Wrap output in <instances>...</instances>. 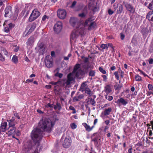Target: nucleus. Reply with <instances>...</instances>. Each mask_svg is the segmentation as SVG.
<instances>
[{
  "label": "nucleus",
  "instance_id": "nucleus-1",
  "mask_svg": "<svg viewBox=\"0 0 153 153\" xmlns=\"http://www.w3.org/2000/svg\"><path fill=\"white\" fill-rule=\"evenodd\" d=\"M54 125V123L47 119L40 120L39 123V126L43 129V131H42L41 129L39 128L34 129L31 133V139L34 142L39 141L43 136L44 131L50 133Z\"/></svg>",
  "mask_w": 153,
  "mask_h": 153
},
{
  "label": "nucleus",
  "instance_id": "nucleus-2",
  "mask_svg": "<svg viewBox=\"0 0 153 153\" xmlns=\"http://www.w3.org/2000/svg\"><path fill=\"white\" fill-rule=\"evenodd\" d=\"M74 68L72 72L68 75V85L71 83H74L76 77L81 79L84 77L89 71L88 68Z\"/></svg>",
  "mask_w": 153,
  "mask_h": 153
},
{
  "label": "nucleus",
  "instance_id": "nucleus-3",
  "mask_svg": "<svg viewBox=\"0 0 153 153\" xmlns=\"http://www.w3.org/2000/svg\"><path fill=\"white\" fill-rule=\"evenodd\" d=\"M36 145V149L33 152V146L30 143H25L23 147V150L25 153H39L41 148L39 147L40 143L39 141L34 142Z\"/></svg>",
  "mask_w": 153,
  "mask_h": 153
},
{
  "label": "nucleus",
  "instance_id": "nucleus-4",
  "mask_svg": "<svg viewBox=\"0 0 153 153\" xmlns=\"http://www.w3.org/2000/svg\"><path fill=\"white\" fill-rule=\"evenodd\" d=\"M63 27V24L60 21H58L55 24L53 29L54 33L56 34L59 33L62 31Z\"/></svg>",
  "mask_w": 153,
  "mask_h": 153
},
{
  "label": "nucleus",
  "instance_id": "nucleus-5",
  "mask_svg": "<svg viewBox=\"0 0 153 153\" xmlns=\"http://www.w3.org/2000/svg\"><path fill=\"white\" fill-rule=\"evenodd\" d=\"M40 15V12L38 10L35 9L33 10L29 18V21L30 22H32L36 19Z\"/></svg>",
  "mask_w": 153,
  "mask_h": 153
},
{
  "label": "nucleus",
  "instance_id": "nucleus-6",
  "mask_svg": "<svg viewBox=\"0 0 153 153\" xmlns=\"http://www.w3.org/2000/svg\"><path fill=\"white\" fill-rule=\"evenodd\" d=\"M67 15L66 11L63 9H59L57 11L58 17L61 19H64L66 18Z\"/></svg>",
  "mask_w": 153,
  "mask_h": 153
},
{
  "label": "nucleus",
  "instance_id": "nucleus-7",
  "mask_svg": "<svg viewBox=\"0 0 153 153\" xmlns=\"http://www.w3.org/2000/svg\"><path fill=\"white\" fill-rule=\"evenodd\" d=\"M5 17H11L12 16V7L10 6H8L6 7L5 10Z\"/></svg>",
  "mask_w": 153,
  "mask_h": 153
},
{
  "label": "nucleus",
  "instance_id": "nucleus-8",
  "mask_svg": "<svg viewBox=\"0 0 153 153\" xmlns=\"http://www.w3.org/2000/svg\"><path fill=\"white\" fill-rule=\"evenodd\" d=\"M52 59L49 56H46L45 59V63L46 67H51L52 66Z\"/></svg>",
  "mask_w": 153,
  "mask_h": 153
},
{
  "label": "nucleus",
  "instance_id": "nucleus-9",
  "mask_svg": "<svg viewBox=\"0 0 153 153\" xmlns=\"http://www.w3.org/2000/svg\"><path fill=\"white\" fill-rule=\"evenodd\" d=\"M89 8L92 12H94L97 11L99 9V6L97 3L95 4H92L89 5Z\"/></svg>",
  "mask_w": 153,
  "mask_h": 153
},
{
  "label": "nucleus",
  "instance_id": "nucleus-10",
  "mask_svg": "<svg viewBox=\"0 0 153 153\" xmlns=\"http://www.w3.org/2000/svg\"><path fill=\"white\" fill-rule=\"evenodd\" d=\"M125 7L130 13H134L135 12V9L132 5L128 3L124 4Z\"/></svg>",
  "mask_w": 153,
  "mask_h": 153
},
{
  "label": "nucleus",
  "instance_id": "nucleus-11",
  "mask_svg": "<svg viewBox=\"0 0 153 153\" xmlns=\"http://www.w3.org/2000/svg\"><path fill=\"white\" fill-rule=\"evenodd\" d=\"M60 82V84L63 86H65V87L66 88L67 87V79H62L60 80L58 82H51V83L52 85H56L58 82Z\"/></svg>",
  "mask_w": 153,
  "mask_h": 153
},
{
  "label": "nucleus",
  "instance_id": "nucleus-12",
  "mask_svg": "<svg viewBox=\"0 0 153 153\" xmlns=\"http://www.w3.org/2000/svg\"><path fill=\"white\" fill-rule=\"evenodd\" d=\"M34 39L33 37L31 36L28 39L26 43L27 47L28 48H30L33 45Z\"/></svg>",
  "mask_w": 153,
  "mask_h": 153
},
{
  "label": "nucleus",
  "instance_id": "nucleus-13",
  "mask_svg": "<svg viewBox=\"0 0 153 153\" xmlns=\"http://www.w3.org/2000/svg\"><path fill=\"white\" fill-rule=\"evenodd\" d=\"M67 131L63 134L61 138V141H64L63 146L64 148H66L67 147Z\"/></svg>",
  "mask_w": 153,
  "mask_h": 153
},
{
  "label": "nucleus",
  "instance_id": "nucleus-14",
  "mask_svg": "<svg viewBox=\"0 0 153 153\" xmlns=\"http://www.w3.org/2000/svg\"><path fill=\"white\" fill-rule=\"evenodd\" d=\"M115 102L118 105L121 104L124 105H126L128 103L127 100H125L123 98H121L118 99Z\"/></svg>",
  "mask_w": 153,
  "mask_h": 153
},
{
  "label": "nucleus",
  "instance_id": "nucleus-15",
  "mask_svg": "<svg viewBox=\"0 0 153 153\" xmlns=\"http://www.w3.org/2000/svg\"><path fill=\"white\" fill-rule=\"evenodd\" d=\"M39 51L41 54H43L45 51V46L43 43H39L38 45Z\"/></svg>",
  "mask_w": 153,
  "mask_h": 153
},
{
  "label": "nucleus",
  "instance_id": "nucleus-16",
  "mask_svg": "<svg viewBox=\"0 0 153 153\" xmlns=\"http://www.w3.org/2000/svg\"><path fill=\"white\" fill-rule=\"evenodd\" d=\"M100 136L97 133H94L91 137L92 141L94 143H97V141L100 138Z\"/></svg>",
  "mask_w": 153,
  "mask_h": 153
},
{
  "label": "nucleus",
  "instance_id": "nucleus-17",
  "mask_svg": "<svg viewBox=\"0 0 153 153\" xmlns=\"http://www.w3.org/2000/svg\"><path fill=\"white\" fill-rule=\"evenodd\" d=\"M15 118L14 117H13L12 118L9 120H7L8 122L9 127H14L15 126Z\"/></svg>",
  "mask_w": 153,
  "mask_h": 153
},
{
  "label": "nucleus",
  "instance_id": "nucleus-18",
  "mask_svg": "<svg viewBox=\"0 0 153 153\" xmlns=\"http://www.w3.org/2000/svg\"><path fill=\"white\" fill-rule=\"evenodd\" d=\"M7 126V123L4 122L1 123V126L0 127V130L1 131L5 132L7 130L6 127Z\"/></svg>",
  "mask_w": 153,
  "mask_h": 153
},
{
  "label": "nucleus",
  "instance_id": "nucleus-19",
  "mask_svg": "<svg viewBox=\"0 0 153 153\" xmlns=\"http://www.w3.org/2000/svg\"><path fill=\"white\" fill-rule=\"evenodd\" d=\"M146 18L149 21L153 22V11H149L147 14Z\"/></svg>",
  "mask_w": 153,
  "mask_h": 153
},
{
  "label": "nucleus",
  "instance_id": "nucleus-20",
  "mask_svg": "<svg viewBox=\"0 0 153 153\" xmlns=\"http://www.w3.org/2000/svg\"><path fill=\"white\" fill-rule=\"evenodd\" d=\"M9 130L7 133L9 136L14 134L16 133V127H10L8 128Z\"/></svg>",
  "mask_w": 153,
  "mask_h": 153
},
{
  "label": "nucleus",
  "instance_id": "nucleus-21",
  "mask_svg": "<svg viewBox=\"0 0 153 153\" xmlns=\"http://www.w3.org/2000/svg\"><path fill=\"white\" fill-rule=\"evenodd\" d=\"M119 71L120 72H121V73L120 76L121 77H123V74L124 73V72L121 70L120 68L119 69H118V71H116L114 73V74L115 76V78L117 80H118L119 79V76L118 74Z\"/></svg>",
  "mask_w": 153,
  "mask_h": 153
},
{
  "label": "nucleus",
  "instance_id": "nucleus-22",
  "mask_svg": "<svg viewBox=\"0 0 153 153\" xmlns=\"http://www.w3.org/2000/svg\"><path fill=\"white\" fill-rule=\"evenodd\" d=\"M97 27V24L96 23L94 22H91L88 27V30H90L92 29H94L96 28Z\"/></svg>",
  "mask_w": 153,
  "mask_h": 153
},
{
  "label": "nucleus",
  "instance_id": "nucleus-23",
  "mask_svg": "<svg viewBox=\"0 0 153 153\" xmlns=\"http://www.w3.org/2000/svg\"><path fill=\"white\" fill-rule=\"evenodd\" d=\"M36 24L35 23H33L31 25L30 28L29 30L27 32L26 35L27 34H30L36 28Z\"/></svg>",
  "mask_w": 153,
  "mask_h": 153
},
{
  "label": "nucleus",
  "instance_id": "nucleus-24",
  "mask_svg": "<svg viewBox=\"0 0 153 153\" xmlns=\"http://www.w3.org/2000/svg\"><path fill=\"white\" fill-rule=\"evenodd\" d=\"M78 20L77 19L74 17L71 18L70 20V24L73 27L75 26Z\"/></svg>",
  "mask_w": 153,
  "mask_h": 153
},
{
  "label": "nucleus",
  "instance_id": "nucleus-25",
  "mask_svg": "<svg viewBox=\"0 0 153 153\" xmlns=\"http://www.w3.org/2000/svg\"><path fill=\"white\" fill-rule=\"evenodd\" d=\"M104 91L107 94H108L111 92L112 90L110 86L108 85H106L104 88Z\"/></svg>",
  "mask_w": 153,
  "mask_h": 153
},
{
  "label": "nucleus",
  "instance_id": "nucleus-26",
  "mask_svg": "<svg viewBox=\"0 0 153 153\" xmlns=\"http://www.w3.org/2000/svg\"><path fill=\"white\" fill-rule=\"evenodd\" d=\"M112 111V109L111 107L105 109L103 112L104 116H105L109 115Z\"/></svg>",
  "mask_w": 153,
  "mask_h": 153
},
{
  "label": "nucleus",
  "instance_id": "nucleus-27",
  "mask_svg": "<svg viewBox=\"0 0 153 153\" xmlns=\"http://www.w3.org/2000/svg\"><path fill=\"white\" fill-rule=\"evenodd\" d=\"M123 85L122 84H119L117 82H116L114 87L116 90L119 91L122 87Z\"/></svg>",
  "mask_w": 153,
  "mask_h": 153
},
{
  "label": "nucleus",
  "instance_id": "nucleus-28",
  "mask_svg": "<svg viewBox=\"0 0 153 153\" xmlns=\"http://www.w3.org/2000/svg\"><path fill=\"white\" fill-rule=\"evenodd\" d=\"M89 64L94 62L95 59V56L94 54L88 55Z\"/></svg>",
  "mask_w": 153,
  "mask_h": 153
},
{
  "label": "nucleus",
  "instance_id": "nucleus-29",
  "mask_svg": "<svg viewBox=\"0 0 153 153\" xmlns=\"http://www.w3.org/2000/svg\"><path fill=\"white\" fill-rule=\"evenodd\" d=\"M89 68H87L88 69L89 71L87 73V74L89 72L88 75L89 76H91L92 77L94 76H95V71L94 70H89Z\"/></svg>",
  "mask_w": 153,
  "mask_h": 153
},
{
  "label": "nucleus",
  "instance_id": "nucleus-30",
  "mask_svg": "<svg viewBox=\"0 0 153 153\" xmlns=\"http://www.w3.org/2000/svg\"><path fill=\"white\" fill-rule=\"evenodd\" d=\"M82 125L85 127L86 131L89 132L91 131V127L86 123H83Z\"/></svg>",
  "mask_w": 153,
  "mask_h": 153
},
{
  "label": "nucleus",
  "instance_id": "nucleus-31",
  "mask_svg": "<svg viewBox=\"0 0 153 153\" xmlns=\"http://www.w3.org/2000/svg\"><path fill=\"white\" fill-rule=\"evenodd\" d=\"M81 58L82 59L83 61L85 64H89V58L88 56V57H85L84 56H81Z\"/></svg>",
  "mask_w": 153,
  "mask_h": 153
},
{
  "label": "nucleus",
  "instance_id": "nucleus-32",
  "mask_svg": "<svg viewBox=\"0 0 153 153\" xmlns=\"http://www.w3.org/2000/svg\"><path fill=\"white\" fill-rule=\"evenodd\" d=\"M123 9V7L121 4H120L119 6L118 9L117 11V13L120 14L122 12Z\"/></svg>",
  "mask_w": 153,
  "mask_h": 153
},
{
  "label": "nucleus",
  "instance_id": "nucleus-33",
  "mask_svg": "<svg viewBox=\"0 0 153 153\" xmlns=\"http://www.w3.org/2000/svg\"><path fill=\"white\" fill-rule=\"evenodd\" d=\"M53 108L55 110H56L58 109L59 110H60L61 108V106H60V104L59 103L57 102L56 103V105H53Z\"/></svg>",
  "mask_w": 153,
  "mask_h": 153
},
{
  "label": "nucleus",
  "instance_id": "nucleus-34",
  "mask_svg": "<svg viewBox=\"0 0 153 153\" xmlns=\"http://www.w3.org/2000/svg\"><path fill=\"white\" fill-rule=\"evenodd\" d=\"M86 83V82H83L81 85L80 89H81L82 92L84 91L85 88L87 85Z\"/></svg>",
  "mask_w": 153,
  "mask_h": 153
},
{
  "label": "nucleus",
  "instance_id": "nucleus-35",
  "mask_svg": "<svg viewBox=\"0 0 153 153\" xmlns=\"http://www.w3.org/2000/svg\"><path fill=\"white\" fill-rule=\"evenodd\" d=\"M147 8L152 10L153 11V1H152L151 2L149 3L148 6H147Z\"/></svg>",
  "mask_w": 153,
  "mask_h": 153
},
{
  "label": "nucleus",
  "instance_id": "nucleus-36",
  "mask_svg": "<svg viewBox=\"0 0 153 153\" xmlns=\"http://www.w3.org/2000/svg\"><path fill=\"white\" fill-rule=\"evenodd\" d=\"M12 61L15 63H16L18 62V58L16 56L14 55L12 59Z\"/></svg>",
  "mask_w": 153,
  "mask_h": 153
},
{
  "label": "nucleus",
  "instance_id": "nucleus-37",
  "mask_svg": "<svg viewBox=\"0 0 153 153\" xmlns=\"http://www.w3.org/2000/svg\"><path fill=\"white\" fill-rule=\"evenodd\" d=\"M85 93H87L88 94L91 95V91L90 89L88 88H87L84 90Z\"/></svg>",
  "mask_w": 153,
  "mask_h": 153
},
{
  "label": "nucleus",
  "instance_id": "nucleus-38",
  "mask_svg": "<svg viewBox=\"0 0 153 153\" xmlns=\"http://www.w3.org/2000/svg\"><path fill=\"white\" fill-rule=\"evenodd\" d=\"M89 102L92 105L95 106L96 102H95L94 100L92 98H91L90 100L88 101V102Z\"/></svg>",
  "mask_w": 153,
  "mask_h": 153
},
{
  "label": "nucleus",
  "instance_id": "nucleus-39",
  "mask_svg": "<svg viewBox=\"0 0 153 153\" xmlns=\"http://www.w3.org/2000/svg\"><path fill=\"white\" fill-rule=\"evenodd\" d=\"M135 78L136 81H141L142 80L141 77L138 75H136Z\"/></svg>",
  "mask_w": 153,
  "mask_h": 153
},
{
  "label": "nucleus",
  "instance_id": "nucleus-40",
  "mask_svg": "<svg viewBox=\"0 0 153 153\" xmlns=\"http://www.w3.org/2000/svg\"><path fill=\"white\" fill-rule=\"evenodd\" d=\"M70 126L72 129H74L76 128L77 125L75 123H72L71 124Z\"/></svg>",
  "mask_w": 153,
  "mask_h": 153
},
{
  "label": "nucleus",
  "instance_id": "nucleus-41",
  "mask_svg": "<svg viewBox=\"0 0 153 153\" xmlns=\"http://www.w3.org/2000/svg\"><path fill=\"white\" fill-rule=\"evenodd\" d=\"M148 88L149 90L153 92V86L151 84H149L148 85Z\"/></svg>",
  "mask_w": 153,
  "mask_h": 153
},
{
  "label": "nucleus",
  "instance_id": "nucleus-42",
  "mask_svg": "<svg viewBox=\"0 0 153 153\" xmlns=\"http://www.w3.org/2000/svg\"><path fill=\"white\" fill-rule=\"evenodd\" d=\"M100 47L103 49H107L108 48L107 47V44H102L100 46Z\"/></svg>",
  "mask_w": 153,
  "mask_h": 153
},
{
  "label": "nucleus",
  "instance_id": "nucleus-43",
  "mask_svg": "<svg viewBox=\"0 0 153 153\" xmlns=\"http://www.w3.org/2000/svg\"><path fill=\"white\" fill-rule=\"evenodd\" d=\"M69 109L70 110L73 111V112H72L73 114H75V113H76V111L74 108L73 106L71 105L69 107Z\"/></svg>",
  "mask_w": 153,
  "mask_h": 153
},
{
  "label": "nucleus",
  "instance_id": "nucleus-44",
  "mask_svg": "<svg viewBox=\"0 0 153 153\" xmlns=\"http://www.w3.org/2000/svg\"><path fill=\"white\" fill-rule=\"evenodd\" d=\"M1 50L2 51H3V53L5 55H7L8 54V52L6 49L3 48H1Z\"/></svg>",
  "mask_w": 153,
  "mask_h": 153
},
{
  "label": "nucleus",
  "instance_id": "nucleus-45",
  "mask_svg": "<svg viewBox=\"0 0 153 153\" xmlns=\"http://www.w3.org/2000/svg\"><path fill=\"white\" fill-rule=\"evenodd\" d=\"M99 70L103 74H105L106 73V72L105 70L103 69L102 68H99Z\"/></svg>",
  "mask_w": 153,
  "mask_h": 153
},
{
  "label": "nucleus",
  "instance_id": "nucleus-46",
  "mask_svg": "<svg viewBox=\"0 0 153 153\" xmlns=\"http://www.w3.org/2000/svg\"><path fill=\"white\" fill-rule=\"evenodd\" d=\"M72 141L71 138H68V146H70Z\"/></svg>",
  "mask_w": 153,
  "mask_h": 153
},
{
  "label": "nucleus",
  "instance_id": "nucleus-47",
  "mask_svg": "<svg viewBox=\"0 0 153 153\" xmlns=\"http://www.w3.org/2000/svg\"><path fill=\"white\" fill-rule=\"evenodd\" d=\"M55 76H58L59 78H61L63 76V74L61 73H59L57 72L55 74Z\"/></svg>",
  "mask_w": 153,
  "mask_h": 153
},
{
  "label": "nucleus",
  "instance_id": "nucleus-48",
  "mask_svg": "<svg viewBox=\"0 0 153 153\" xmlns=\"http://www.w3.org/2000/svg\"><path fill=\"white\" fill-rule=\"evenodd\" d=\"M143 145L141 142H138L135 145L136 147H140L143 146Z\"/></svg>",
  "mask_w": 153,
  "mask_h": 153
},
{
  "label": "nucleus",
  "instance_id": "nucleus-49",
  "mask_svg": "<svg viewBox=\"0 0 153 153\" xmlns=\"http://www.w3.org/2000/svg\"><path fill=\"white\" fill-rule=\"evenodd\" d=\"M0 60L1 61H4L5 60V58L0 53Z\"/></svg>",
  "mask_w": 153,
  "mask_h": 153
},
{
  "label": "nucleus",
  "instance_id": "nucleus-50",
  "mask_svg": "<svg viewBox=\"0 0 153 153\" xmlns=\"http://www.w3.org/2000/svg\"><path fill=\"white\" fill-rule=\"evenodd\" d=\"M108 13L109 15H112L114 13V11L111 9H109L108 10Z\"/></svg>",
  "mask_w": 153,
  "mask_h": 153
},
{
  "label": "nucleus",
  "instance_id": "nucleus-51",
  "mask_svg": "<svg viewBox=\"0 0 153 153\" xmlns=\"http://www.w3.org/2000/svg\"><path fill=\"white\" fill-rule=\"evenodd\" d=\"M33 81V79H27L26 80L25 83L32 82Z\"/></svg>",
  "mask_w": 153,
  "mask_h": 153
},
{
  "label": "nucleus",
  "instance_id": "nucleus-52",
  "mask_svg": "<svg viewBox=\"0 0 153 153\" xmlns=\"http://www.w3.org/2000/svg\"><path fill=\"white\" fill-rule=\"evenodd\" d=\"M102 76L103 78V81L105 82H106L107 79V76L105 75H102Z\"/></svg>",
  "mask_w": 153,
  "mask_h": 153
},
{
  "label": "nucleus",
  "instance_id": "nucleus-53",
  "mask_svg": "<svg viewBox=\"0 0 153 153\" xmlns=\"http://www.w3.org/2000/svg\"><path fill=\"white\" fill-rule=\"evenodd\" d=\"M91 20V19L89 18L86 19L84 23V25L85 26H86L88 25V22L90 21Z\"/></svg>",
  "mask_w": 153,
  "mask_h": 153
},
{
  "label": "nucleus",
  "instance_id": "nucleus-54",
  "mask_svg": "<svg viewBox=\"0 0 153 153\" xmlns=\"http://www.w3.org/2000/svg\"><path fill=\"white\" fill-rule=\"evenodd\" d=\"M86 15L84 13L79 14V16L81 18L84 17Z\"/></svg>",
  "mask_w": 153,
  "mask_h": 153
},
{
  "label": "nucleus",
  "instance_id": "nucleus-55",
  "mask_svg": "<svg viewBox=\"0 0 153 153\" xmlns=\"http://www.w3.org/2000/svg\"><path fill=\"white\" fill-rule=\"evenodd\" d=\"M13 115L14 116L16 117L18 119H20V117L18 113H14Z\"/></svg>",
  "mask_w": 153,
  "mask_h": 153
},
{
  "label": "nucleus",
  "instance_id": "nucleus-56",
  "mask_svg": "<svg viewBox=\"0 0 153 153\" xmlns=\"http://www.w3.org/2000/svg\"><path fill=\"white\" fill-rule=\"evenodd\" d=\"M48 19V16H46V15H44L43 16V17L42 18V21H44L46 19Z\"/></svg>",
  "mask_w": 153,
  "mask_h": 153
},
{
  "label": "nucleus",
  "instance_id": "nucleus-57",
  "mask_svg": "<svg viewBox=\"0 0 153 153\" xmlns=\"http://www.w3.org/2000/svg\"><path fill=\"white\" fill-rule=\"evenodd\" d=\"M76 2L75 1H74L73 2L71 5V8H73L74 7L75 5L76 4Z\"/></svg>",
  "mask_w": 153,
  "mask_h": 153
},
{
  "label": "nucleus",
  "instance_id": "nucleus-58",
  "mask_svg": "<svg viewBox=\"0 0 153 153\" xmlns=\"http://www.w3.org/2000/svg\"><path fill=\"white\" fill-rule=\"evenodd\" d=\"M113 99V97L112 96H109L108 97L107 100L109 101H111Z\"/></svg>",
  "mask_w": 153,
  "mask_h": 153
},
{
  "label": "nucleus",
  "instance_id": "nucleus-59",
  "mask_svg": "<svg viewBox=\"0 0 153 153\" xmlns=\"http://www.w3.org/2000/svg\"><path fill=\"white\" fill-rule=\"evenodd\" d=\"M138 70L140 71L141 74H142L143 75H144V76H148L147 74H146L145 73L143 72L141 70L138 69Z\"/></svg>",
  "mask_w": 153,
  "mask_h": 153
},
{
  "label": "nucleus",
  "instance_id": "nucleus-60",
  "mask_svg": "<svg viewBox=\"0 0 153 153\" xmlns=\"http://www.w3.org/2000/svg\"><path fill=\"white\" fill-rule=\"evenodd\" d=\"M146 94L147 96H149L151 94H153V92L152 91H147Z\"/></svg>",
  "mask_w": 153,
  "mask_h": 153
},
{
  "label": "nucleus",
  "instance_id": "nucleus-61",
  "mask_svg": "<svg viewBox=\"0 0 153 153\" xmlns=\"http://www.w3.org/2000/svg\"><path fill=\"white\" fill-rule=\"evenodd\" d=\"M9 31V29L8 27L4 28V31L6 33H8Z\"/></svg>",
  "mask_w": 153,
  "mask_h": 153
},
{
  "label": "nucleus",
  "instance_id": "nucleus-62",
  "mask_svg": "<svg viewBox=\"0 0 153 153\" xmlns=\"http://www.w3.org/2000/svg\"><path fill=\"white\" fill-rule=\"evenodd\" d=\"M149 63L150 64H153V59H152V58L150 59H149Z\"/></svg>",
  "mask_w": 153,
  "mask_h": 153
},
{
  "label": "nucleus",
  "instance_id": "nucleus-63",
  "mask_svg": "<svg viewBox=\"0 0 153 153\" xmlns=\"http://www.w3.org/2000/svg\"><path fill=\"white\" fill-rule=\"evenodd\" d=\"M73 100L74 101H79V98L78 97H74L73 98Z\"/></svg>",
  "mask_w": 153,
  "mask_h": 153
},
{
  "label": "nucleus",
  "instance_id": "nucleus-64",
  "mask_svg": "<svg viewBox=\"0 0 153 153\" xmlns=\"http://www.w3.org/2000/svg\"><path fill=\"white\" fill-rule=\"evenodd\" d=\"M110 120H107L105 121V123L106 125H108L110 123Z\"/></svg>",
  "mask_w": 153,
  "mask_h": 153
}]
</instances>
